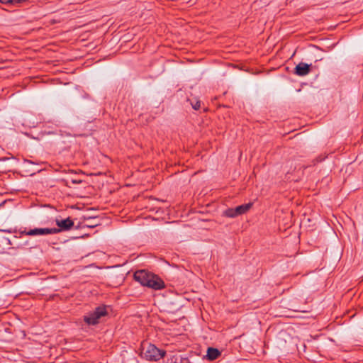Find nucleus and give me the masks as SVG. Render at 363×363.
I'll list each match as a JSON object with an SVG mask.
<instances>
[{
	"mask_svg": "<svg viewBox=\"0 0 363 363\" xmlns=\"http://www.w3.org/2000/svg\"><path fill=\"white\" fill-rule=\"evenodd\" d=\"M142 356L148 361H158L166 354L165 351L159 350L154 345H142Z\"/></svg>",
	"mask_w": 363,
	"mask_h": 363,
	"instance_id": "1",
	"label": "nucleus"
},
{
	"mask_svg": "<svg viewBox=\"0 0 363 363\" xmlns=\"http://www.w3.org/2000/svg\"><path fill=\"white\" fill-rule=\"evenodd\" d=\"M107 308L105 306H99L92 312L84 315V320L88 325H96L99 323L101 318L107 315Z\"/></svg>",
	"mask_w": 363,
	"mask_h": 363,
	"instance_id": "2",
	"label": "nucleus"
},
{
	"mask_svg": "<svg viewBox=\"0 0 363 363\" xmlns=\"http://www.w3.org/2000/svg\"><path fill=\"white\" fill-rule=\"evenodd\" d=\"M133 277L135 281L139 282L142 286H146L150 281V279L155 277V274L142 269L136 271Z\"/></svg>",
	"mask_w": 363,
	"mask_h": 363,
	"instance_id": "3",
	"label": "nucleus"
},
{
	"mask_svg": "<svg viewBox=\"0 0 363 363\" xmlns=\"http://www.w3.org/2000/svg\"><path fill=\"white\" fill-rule=\"evenodd\" d=\"M60 232V229L53 228H34L31 229L28 231H23L22 233L26 234V235L34 236V235H43L48 234H55Z\"/></svg>",
	"mask_w": 363,
	"mask_h": 363,
	"instance_id": "4",
	"label": "nucleus"
},
{
	"mask_svg": "<svg viewBox=\"0 0 363 363\" xmlns=\"http://www.w3.org/2000/svg\"><path fill=\"white\" fill-rule=\"evenodd\" d=\"M146 286L154 290H161L165 287V284L161 278L155 274V277L150 279V281Z\"/></svg>",
	"mask_w": 363,
	"mask_h": 363,
	"instance_id": "5",
	"label": "nucleus"
},
{
	"mask_svg": "<svg viewBox=\"0 0 363 363\" xmlns=\"http://www.w3.org/2000/svg\"><path fill=\"white\" fill-rule=\"evenodd\" d=\"M311 66V65L300 62L296 66L294 73L298 76H306L310 72Z\"/></svg>",
	"mask_w": 363,
	"mask_h": 363,
	"instance_id": "6",
	"label": "nucleus"
},
{
	"mask_svg": "<svg viewBox=\"0 0 363 363\" xmlns=\"http://www.w3.org/2000/svg\"><path fill=\"white\" fill-rule=\"evenodd\" d=\"M57 225L60 228V232L61 230H69L74 225V222L70 218H67L65 220H56Z\"/></svg>",
	"mask_w": 363,
	"mask_h": 363,
	"instance_id": "7",
	"label": "nucleus"
},
{
	"mask_svg": "<svg viewBox=\"0 0 363 363\" xmlns=\"http://www.w3.org/2000/svg\"><path fill=\"white\" fill-rule=\"evenodd\" d=\"M221 354V352L216 348L208 347L207 350V359L210 361H213L218 358Z\"/></svg>",
	"mask_w": 363,
	"mask_h": 363,
	"instance_id": "8",
	"label": "nucleus"
},
{
	"mask_svg": "<svg viewBox=\"0 0 363 363\" xmlns=\"http://www.w3.org/2000/svg\"><path fill=\"white\" fill-rule=\"evenodd\" d=\"M252 206V203L240 205L235 208V211L237 213V216H240L247 212L251 208Z\"/></svg>",
	"mask_w": 363,
	"mask_h": 363,
	"instance_id": "9",
	"label": "nucleus"
},
{
	"mask_svg": "<svg viewBox=\"0 0 363 363\" xmlns=\"http://www.w3.org/2000/svg\"><path fill=\"white\" fill-rule=\"evenodd\" d=\"M188 100L190 101V104L194 110H199L200 108L201 102L199 99L196 98H192Z\"/></svg>",
	"mask_w": 363,
	"mask_h": 363,
	"instance_id": "10",
	"label": "nucleus"
},
{
	"mask_svg": "<svg viewBox=\"0 0 363 363\" xmlns=\"http://www.w3.org/2000/svg\"><path fill=\"white\" fill-rule=\"evenodd\" d=\"M224 215L229 218H234L238 216L237 213L235 211V208H228L224 211Z\"/></svg>",
	"mask_w": 363,
	"mask_h": 363,
	"instance_id": "11",
	"label": "nucleus"
},
{
	"mask_svg": "<svg viewBox=\"0 0 363 363\" xmlns=\"http://www.w3.org/2000/svg\"><path fill=\"white\" fill-rule=\"evenodd\" d=\"M13 0H0V3L3 4H11Z\"/></svg>",
	"mask_w": 363,
	"mask_h": 363,
	"instance_id": "12",
	"label": "nucleus"
},
{
	"mask_svg": "<svg viewBox=\"0 0 363 363\" xmlns=\"http://www.w3.org/2000/svg\"><path fill=\"white\" fill-rule=\"evenodd\" d=\"M86 225L87 227L93 228V227H94V226L98 225V224H89V223H86Z\"/></svg>",
	"mask_w": 363,
	"mask_h": 363,
	"instance_id": "13",
	"label": "nucleus"
},
{
	"mask_svg": "<svg viewBox=\"0 0 363 363\" xmlns=\"http://www.w3.org/2000/svg\"><path fill=\"white\" fill-rule=\"evenodd\" d=\"M181 363H191L188 359H184L181 361Z\"/></svg>",
	"mask_w": 363,
	"mask_h": 363,
	"instance_id": "14",
	"label": "nucleus"
},
{
	"mask_svg": "<svg viewBox=\"0 0 363 363\" xmlns=\"http://www.w3.org/2000/svg\"><path fill=\"white\" fill-rule=\"evenodd\" d=\"M72 182L73 183H76V184H79V183L82 182V181H80V180L79 181L73 180Z\"/></svg>",
	"mask_w": 363,
	"mask_h": 363,
	"instance_id": "15",
	"label": "nucleus"
},
{
	"mask_svg": "<svg viewBox=\"0 0 363 363\" xmlns=\"http://www.w3.org/2000/svg\"><path fill=\"white\" fill-rule=\"evenodd\" d=\"M295 311H301V312H306V311L303 310H299V309H294Z\"/></svg>",
	"mask_w": 363,
	"mask_h": 363,
	"instance_id": "16",
	"label": "nucleus"
}]
</instances>
